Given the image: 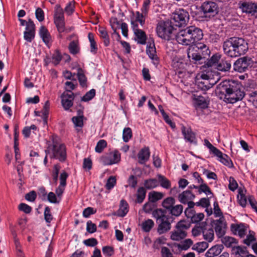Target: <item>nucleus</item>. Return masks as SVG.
<instances>
[{
  "label": "nucleus",
  "mask_w": 257,
  "mask_h": 257,
  "mask_svg": "<svg viewBox=\"0 0 257 257\" xmlns=\"http://www.w3.org/2000/svg\"><path fill=\"white\" fill-rule=\"evenodd\" d=\"M220 99H223L228 103H234L241 100L245 96V92L240 83L232 80L221 82L215 91Z\"/></svg>",
  "instance_id": "nucleus-1"
},
{
  "label": "nucleus",
  "mask_w": 257,
  "mask_h": 257,
  "mask_svg": "<svg viewBox=\"0 0 257 257\" xmlns=\"http://www.w3.org/2000/svg\"><path fill=\"white\" fill-rule=\"evenodd\" d=\"M48 146L45 152L49 155L51 159L64 162L67 158L66 149L65 145L62 143L58 137L52 136L51 142L47 143Z\"/></svg>",
  "instance_id": "nucleus-2"
},
{
  "label": "nucleus",
  "mask_w": 257,
  "mask_h": 257,
  "mask_svg": "<svg viewBox=\"0 0 257 257\" xmlns=\"http://www.w3.org/2000/svg\"><path fill=\"white\" fill-rule=\"evenodd\" d=\"M192 26L188 27L187 29L181 31L175 35L176 41L182 45L189 46L187 49L188 58L191 61V58L193 59V53L191 51L192 49L193 42V30Z\"/></svg>",
  "instance_id": "nucleus-3"
},
{
  "label": "nucleus",
  "mask_w": 257,
  "mask_h": 257,
  "mask_svg": "<svg viewBox=\"0 0 257 257\" xmlns=\"http://www.w3.org/2000/svg\"><path fill=\"white\" fill-rule=\"evenodd\" d=\"M210 51L208 47L202 43H195L194 42V63L202 64L205 62V60L209 56Z\"/></svg>",
  "instance_id": "nucleus-4"
},
{
  "label": "nucleus",
  "mask_w": 257,
  "mask_h": 257,
  "mask_svg": "<svg viewBox=\"0 0 257 257\" xmlns=\"http://www.w3.org/2000/svg\"><path fill=\"white\" fill-rule=\"evenodd\" d=\"M175 28L169 21L161 22L156 27L158 36L164 40H169L172 39L173 32Z\"/></svg>",
  "instance_id": "nucleus-5"
},
{
  "label": "nucleus",
  "mask_w": 257,
  "mask_h": 257,
  "mask_svg": "<svg viewBox=\"0 0 257 257\" xmlns=\"http://www.w3.org/2000/svg\"><path fill=\"white\" fill-rule=\"evenodd\" d=\"M218 5L214 2H205L201 6V9L203 13H201L200 16L197 17V13H195L194 18L195 17L196 20H199V18H204L207 16H214L216 15L218 11Z\"/></svg>",
  "instance_id": "nucleus-6"
},
{
  "label": "nucleus",
  "mask_w": 257,
  "mask_h": 257,
  "mask_svg": "<svg viewBox=\"0 0 257 257\" xmlns=\"http://www.w3.org/2000/svg\"><path fill=\"white\" fill-rule=\"evenodd\" d=\"M188 19V13L184 10L179 9L173 14L170 22L173 26L181 27L186 25Z\"/></svg>",
  "instance_id": "nucleus-7"
},
{
  "label": "nucleus",
  "mask_w": 257,
  "mask_h": 257,
  "mask_svg": "<svg viewBox=\"0 0 257 257\" xmlns=\"http://www.w3.org/2000/svg\"><path fill=\"white\" fill-rule=\"evenodd\" d=\"M209 97L194 94V107L198 115L203 114V110L209 107Z\"/></svg>",
  "instance_id": "nucleus-8"
},
{
  "label": "nucleus",
  "mask_w": 257,
  "mask_h": 257,
  "mask_svg": "<svg viewBox=\"0 0 257 257\" xmlns=\"http://www.w3.org/2000/svg\"><path fill=\"white\" fill-rule=\"evenodd\" d=\"M233 46L234 48V54L235 57L244 55L248 50L247 43L243 38L233 37H232Z\"/></svg>",
  "instance_id": "nucleus-9"
},
{
  "label": "nucleus",
  "mask_w": 257,
  "mask_h": 257,
  "mask_svg": "<svg viewBox=\"0 0 257 257\" xmlns=\"http://www.w3.org/2000/svg\"><path fill=\"white\" fill-rule=\"evenodd\" d=\"M252 62L251 58L248 56L239 58L233 63V69L240 73L244 72L251 65Z\"/></svg>",
  "instance_id": "nucleus-10"
},
{
  "label": "nucleus",
  "mask_w": 257,
  "mask_h": 257,
  "mask_svg": "<svg viewBox=\"0 0 257 257\" xmlns=\"http://www.w3.org/2000/svg\"><path fill=\"white\" fill-rule=\"evenodd\" d=\"M238 8L242 13L257 18V3L252 2H239Z\"/></svg>",
  "instance_id": "nucleus-11"
},
{
  "label": "nucleus",
  "mask_w": 257,
  "mask_h": 257,
  "mask_svg": "<svg viewBox=\"0 0 257 257\" xmlns=\"http://www.w3.org/2000/svg\"><path fill=\"white\" fill-rule=\"evenodd\" d=\"M211 225L214 228L218 238L222 237L225 234L226 223L224 217L219 219L213 220L211 222Z\"/></svg>",
  "instance_id": "nucleus-12"
},
{
  "label": "nucleus",
  "mask_w": 257,
  "mask_h": 257,
  "mask_svg": "<svg viewBox=\"0 0 257 257\" xmlns=\"http://www.w3.org/2000/svg\"><path fill=\"white\" fill-rule=\"evenodd\" d=\"M120 160V154L117 151L107 153L100 158V162L104 165H111L118 163Z\"/></svg>",
  "instance_id": "nucleus-13"
},
{
  "label": "nucleus",
  "mask_w": 257,
  "mask_h": 257,
  "mask_svg": "<svg viewBox=\"0 0 257 257\" xmlns=\"http://www.w3.org/2000/svg\"><path fill=\"white\" fill-rule=\"evenodd\" d=\"M35 35V25L31 19L27 23L26 31L24 33V39L28 42H31L34 39Z\"/></svg>",
  "instance_id": "nucleus-14"
},
{
  "label": "nucleus",
  "mask_w": 257,
  "mask_h": 257,
  "mask_svg": "<svg viewBox=\"0 0 257 257\" xmlns=\"http://www.w3.org/2000/svg\"><path fill=\"white\" fill-rule=\"evenodd\" d=\"M224 53L227 56L231 58H235L234 54V47L233 46L232 37L226 39L222 45Z\"/></svg>",
  "instance_id": "nucleus-15"
},
{
  "label": "nucleus",
  "mask_w": 257,
  "mask_h": 257,
  "mask_svg": "<svg viewBox=\"0 0 257 257\" xmlns=\"http://www.w3.org/2000/svg\"><path fill=\"white\" fill-rule=\"evenodd\" d=\"M180 202L187 204L189 208H193V193L191 190H187L180 194L178 196Z\"/></svg>",
  "instance_id": "nucleus-16"
},
{
  "label": "nucleus",
  "mask_w": 257,
  "mask_h": 257,
  "mask_svg": "<svg viewBox=\"0 0 257 257\" xmlns=\"http://www.w3.org/2000/svg\"><path fill=\"white\" fill-rule=\"evenodd\" d=\"M74 98V93H63L61 95V103L65 110H69L73 105V100Z\"/></svg>",
  "instance_id": "nucleus-17"
},
{
  "label": "nucleus",
  "mask_w": 257,
  "mask_h": 257,
  "mask_svg": "<svg viewBox=\"0 0 257 257\" xmlns=\"http://www.w3.org/2000/svg\"><path fill=\"white\" fill-rule=\"evenodd\" d=\"M212 85H211L209 81H202L201 80L199 76L197 75L195 77V83L194 86V89L196 90V89L206 91L210 88Z\"/></svg>",
  "instance_id": "nucleus-18"
},
{
  "label": "nucleus",
  "mask_w": 257,
  "mask_h": 257,
  "mask_svg": "<svg viewBox=\"0 0 257 257\" xmlns=\"http://www.w3.org/2000/svg\"><path fill=\"white\" fill-rule=\"evenodd\" d=\"M150 152L148 147L142 149L138 154V162L140 164H145L149 159Z\"/></svg>",
  "instance_id": "nucleus-19"
},
{
  "label": "nucleus",
  "mask_w": 257,
  "mask_h": 257,
  "mask_svg": "<svg viewBox=\"0 0 257 257\" xmlns=\"http://www.w3.org/2000/svg\"><path fill=\"white\" fill-rule=\"evenodd\" d=\"M231 230L234 234H237L240 237H243L246 231V228L244 223L232 224L230 226Z\"/></svg>",
  "instance_id": "nucleus-20"
},
{
  "label": "nucleus",
  "mask_w": 257,
  "mask_h": 257,
  "mask_svg": "<svg viewBox=\"0 0 257 257\" xmlns=\"http://www.w3.org/2000/svg\"><path fill=\"white\" fill-rule=\"evenodd\" d=\"M146 52L149 57L154 61V63L157 64L158 63V58L156 55V48L154 42L148 44Z\"/></svg>",
  "instance_id": "nucleus-21"
},
{
  "label": "nucleus",
  "mask_w": 257,
  "mask_h": 257,
  "mask_svg": "<svg viewBox=\"0 0 257 257\" xmlns=\"http://www.w3.org/2000/svg\"><path fill=\"white\" fill-rule=\"evenodd\" d=\"M158 223H159L158 232L160 234L167 232L171 229V223L169 221L168 217H166L164 219H163Z\"/></svg>",
  "instance_id": "nucleus-22"
},
{
  "label": "nucleus",
  "mask_w": 257,
  "mask_h": 257,
  "mask_svg": "<svg viewBox=\"0 0 257 257\" xmlns=\"http://www.w3.org/2000/svg\"><path fill=\"white\" fill-rule=\"evenodd\" d=\"M39 35L43 41L47 46L52 42L51 36L48 32V30L45 26H41L39 30Z\"/></svg>",
  "instance_id": "nucleus-23"
},
{
  "label": "nucleus",
  "mask_w": 257,
  "mask_h": 257,
  "mask_svg": "<svg viewBox=\"0 0 257 257\" xmlns=\"http://www.w3.org/2000/svg\"><path fill=\"white\" fill-rule=\"evenodd\" d=\"M223 248L224 247L222 244L215 245L207 250L205 253V256L206 257H215L217 256L221 253Z\"/></svg>",
  "instance_id": "nucleus-24"
},
{
  "label": "nucleus",
  "mask_w": 257,
  "mask_h": 257,
  "mask_svg": "<svg viewBox=\"0 0 257 257\" xmlns=\"http://www.w3.org/2000/svg\"><path fill=\"white\" fill-rule=\"evenodd\" d=\"M221 154L215 155L219 159L220 162L230 168L233 167V164L230 158L226 154H223L220 151Z\"/></svg>",
  "instance_id": "nucleus-25"
},
{
  "label": "nucleus",
  "mask_w": 257,
  "mask_h": 257,
  "mask_svg": "<svg viewBox=\"0 0 257 257\" xmlns=\"http://www.w3.org/2000/svg\"><path fill=\"white\" fill-rule=\"evenodd\" d=\"M187 235L186 231H182L176 228L172 232L171 239L173 240L179 241L184 238Z\"/></svg>",
  "instance_id": "nucleus-26"
},
{
  "label": "nucleus",
  "mask_w": 257,
  "mask_h": 257,
  "mask_svg": "<svg viewBox=\"0 0 257 257\" xmlns=\"http://www.w3.org/2000/svg\"><path fill=\"white\" fill-rule=\"evenodd\" d=\"M136 36L135 40L138 43L144 45L146 43L147 36L144 31L142 30H136L134 32Z\"/></svg>",
  "instance_id": "nucleus-27"
},
{
  "label": "nucleus",
  "mask_w": 257,
  "mask_h": 257,
  "mask_svg": "<svg viewBox=\"0 0 257 257\" xmlns=\"http://www.w3.org/2000/svg\"><path fill=\"white\" fill-rule=\"evenodd\" d=\"M100 37L103 40L105 46H108L110 44V40L108 33L104 27H100L98 29Z\"/></svg>",
  "instance_id": "nucleus-28"
},
{
  "label": "nucleus",
  "mask_w": 257,
  "mask_h": 257,
  "mask_svg": "<svg viewBox=\"0 0 257 257\" xmlns=\"http://www.w3.org/2000/svg\"><path fill=\"white\" fill-rule=\"evenodd\" d=\"M200 184L199 186L194 185V189H197L199 194H200L202 193H204L207 195L209 194L213 195L211 189L206 184H204L203 182Z\"/></svg>",
  "instance_id": "nucleus-29"
},
{
  "label": "nucleus",
  "mask_w": 257,
  "mask_h": 257,
  "mask_svg": "<svg viewBox=\"0 0 257 257\" xmlns=\"http://www.w3.org/2000/svg\"><path fill=\"white\" fill-rule=\"evenodd\" d=\"M146 191L145 188L143 187H139L137 190V199L135 200V202L140 204L142 203L146 197Z\"/></svg>",
  "instance_id": "nucleus-30"
},
{
  "label": "nucleus",
  "mask_w": 257,
  "mask_h": 257,
  "mask_svg": "<svg viewBox=\"0 0 257 257\" xmlns=\"http://www.w3.org/2000/svg\"><path fill=\"white\" fill-rule=\"evenodd\" d=\"M164 194L162 192L152 191L149 193V200L156 203V202L163 198Z\"/></svg>",
  "instance_id": "nucleus-31"
},
{
  "label": "nucleus",
  "mask_w": 257,
  "mask_h": 257,
  "mask_svg": "<svg viewBox=\"0 0 257 257\" xmlns=\"http://www.w3.org/2000/svg\"><path fill=\"white\" fill-rule=\"evenodd\" d=\"M128 204L124 200L120 201L119 208L118 210V215L120 217L124 216L128 211Z\"/></svg>",
  "instance_id": "nucleus-32"
},
{
  "label": "nucleus",
  "mask_w": 257,
  "mask_h": 257,
  "mask_svg": "<svg viewBox=\"0 0 257 257\" xmlns=\"http://www.w3.org/2000/svg\"><path fill=\"white\" fill-rule=\"evenodd\" d=\"M165 213V211L162 209H156L152 212V215L157 219V222L168 217L166 215Z\"/></svg>",
  "instance_id": "nucleus-33"
},
{
  "label": "nucleus",
  "mask_w": 257,
  "mask_h": 257,
  "mask_svg": "<svg viewBox=\"0 0 257 257\" xmlns=\"http://www.w3.org/2000/svg\"><path fill=\"white\" fill-rule=\"evenodd\" d=\"M77 77L80 83V85L82 87L87 86V78L83 72V70L81 68H79L77 69Z\"/></svg>",
  "instance_id": "nucleus-34"
},
{
  "label": "nucleus",
  "mask_w": 257,
  "mask_h": 257,
  "mask_svg": "<svg viewBox=\"0 0 257 257\" xmlns=\"http://www.w3.org/2000/svg\"><path fill=\"white\" fill-rule=\"evenodd\" d=\"M208 247V243L206 241L198 242L194 244V250L199 253L204 252Z\"/></svg>",
  "instance_id": "nucleus-35"
},
{
  "label": "nucleus",
  "mask_w": 257,
  "mask_h": 257,
  "mask_svg": "<svg viewBox=\"0 0 257 257\" xmlns=\"http://www.w3.org/2000/svg\"><path fill=\"white\" fill-rule=\"evenodd\" d=\"M231 68V63L225 59H222L217 65V69L221 71H229Z\"/></svg>",
  "instance_id": "nucleus-36"
},
{
  "label": "nucleus",
  "mask_w": 257,
  "mask_h": 257,
  "mask_svg": "<svg viewBox=\"0 0 257 257\" xmlns=\"http://www.w3.org/2000/svg\"><path fill=\"white\" fill-rule=\"evenodd\" d=\"M69 52L73 55H75L79 52L80 47L78 41H71L68 46Z\"/></svg>",
  "instance_id": "nucleus-37"
},
{
  "label": "nucleus",
  "mask_w": 257,
  "mask_h": 257,
  "mask_svg": "<svg viewBox=\"0 0 257 257\" xmlns=\"http://www.w3.org/2000/svg\"><path fill=\"white\" fill-rule=\"evenodd\" d=\"M203 235L204 239L207 240L208 242H211L214 239V230L212 227L206 229L205 228L204 230L203 231Z\"/></svg>",
  "instance_id": "nucleus-38"
},
{
  "label": "nucleus",
  "mask_w": 257,
  "mask_h": 257,
  "mask_svg": "<svg viewBox=\"0 0 257 257\" xmlns=\"http://www.w3.org/2000/svg\"><path fill=\"white\" fill-rule=\"evenodd\" d=\"M237 198L239 205L244 207L246 205V197L245 196L243 190L240 188L238 189V194Z\"/></svg>",
  "instance_id": "nucleus-39"
},
{
  "label": "nucleus",
  "mask_w": 257,
  "mask_h": 257,
  "mask_svg": "<svg viewBox=\"0 0 257 257\" xmlns=\"http://www.w3.org/2000/svg\"><path fill=\"white\" fill-rule=\"evenodd\" d=\"M64 19L63 10L60 5H56L55 7L54 20Z\"/></svg>",
  "instance_id": "nucleus-40"
},
{
  "label": "nucleus",
  "mask_w": 257,
  "mask_h": 257,
  "mask_svg": "<svg viewBox=\"0 0 257 257\" xmlns=\"http://www.w3.org/2000/svg\"><path fill=\"white\" fill-rule=\"evenodd\" d=\"M183 209L182 205H173L169 210V213L174 216H179L182 213Z\"/></svg>",
  "instance_id": "nucleus-41"
},
{
  "label": "nucleus",
  "mask_w": 257,
  "mask_h": 257,
  "mask_svg": "<svg viewBox=\"0 0 257 257\" xmlns=\"http://www.w3.org/2000/svg\"><path fill=\"white\" fill-rule=\"evenodd\" d=\"M207 224L206 222H203L201 223H197L194 226V236H197L203 233Z\"/></svg>",
  "instance_id": "nucleus-42"
},
{
  "label": "nucleus",
  "mask_w": 257,
  "mask_h": 257,
  "mask_svg": "<svg viewBox=\"0 0 257 257\" xmlns=\"http://www.w3.org/2000/svg\"><path fill=\"white\" fill-rule=\"evenodd\" d=\"M159 185L158 181L156 179H150L146 180L144 182L145 188L147 189H152Z\"/></svg>",
  "instance_id": "nucleus-43"
},
{
  "label": "nucleus",
  "mask_w": 257,
  "mask_h": 257,
  "mask_svg": "<svg viewBox=\"0 0 257 257\" xmlns=\"http://www.w3.org/2000/svg\"><path fill=\"white\" fill-rule=\"evenodd\" d=\"M158 178L161 187L165 189L170 188L171 182L167 178L161 174L158 175Z\"/></svg>",
  "instance_id": "nucleus-44"
},
{
  "label": "nucleus",
  "mask_w": 257,
  "mask_h": 257,
  "mask_svg": "<svg viewBox=\"0 0 257 257\" xmlns=\"http://www.w3.org/2000/svg\"><path fill=\"white\" fill-rule=\"evenodd\" d=\"M88 38L90 43V52L93 54H96L97 51V46L93 34L89 33L88 35Z\"/></svg>",
  "instance_id": "nucleus-45"
},
{
  "label": "nucleus",
  "mask_w": 257,
  "mask_h": 257,
  "mask_svg": "<svg viewBox=\"0 0 257 257\" xmlns=\"http://www.w3.org/2000/svg\"><path fill=\"white\" fill-rule=\"evenodd\" d=\"M175 203V200L172 197L166 198L162 202V206L164 208L169 210Z\"/></svg>",
  "instance_id": "nucleus-46"
},
{
  "label": "nucleus",
  "mask_w": 257,
  "mask_h": 257,
  "mask_svg": "<svg viewBox=\"0 0 257 257\" xmlns=\"http://www.w3.org/2000/svg\"><path fill=\"white\" fill-rule=\"evenodd\" d=\"M154 225V221L152 219H148L142 223V228L144 231L149 232Z\"/></svg>",
  "instance_id": "nucleus-47"
},
{
  "label": "nucleus",
  "mask_w": 257,
  "mask_h": 257,
  "mask_svg": "<svg viewBox=\"0 0 257 257\" xmlns=\"http://www.w3.org/2000/svg\"><path fill=\"white\" fill-rule=\"evenodd\" d=\"M182 132L184 136V139L192 143L193 142L192 140V133L191 128L187 129L185 126L182 127Z\"/></svg>",
  "instance_id": "nucleus-48"
},
{
  "label": "nucleus",
  "mask_w": 257,
  "mask_h": 257,
  "mask_svg": "<svg viewBox=\"0 0 257 257\" xmlns=\"http://www.w3.org/2000/svg\"><path fill=\"white\" fill-rule=\"evenodd\" d=\"M156 205L155 203L149 200L148 202L146 203L143 205V209L145 212L150 213L156 208Z\"/></svg>",
  "instance_id": "nucleus-49"
},
{
  "label": "nucleus",
  "mask_w": 257,
  "mask_h": 257,
  "mask_svg": "<svg viewBox=\"0 0 257 257\" xmlns=\"http://www.w3.org/2000/svg\"><path fill=\"white\" fill-rule=\"evenodd\" d=\"M106 141L104 140H100L97 142L95 148V151L97 153H100L103 151V149L106 147Z\"/></svg>",
  "instance_id": "nucleus-50"
},
{
  "label": "nucleus",
  "mask_w": 257,
  "mask_h": 257,
  "mask_svg": "<svg viewBox=\"0 0 257 257\" xmlns=\"http://www.w3.org/2000/svg\"><path fill=\"white\" fill-rule=\"evenodd\" d=\"M49 103L48 101H47L44 106L43 109L42 111V113L43 114V122L44 123L47 124V118H48V115L49 113Z\"/></svg>",
  "instance_id": "nucleus-51"
},
{
  "label": "nucleus",
  "mask_w": 257,
  "mask_h": 257,
  "mask_svg": "<svg viewBox=\"0 0 257 257\" xmlns=\"http://www.w3.org/2000/svg\"><path fill=\"white\" fill-rule=\"evenodd\" d=\"M132 137V130L130 127H125L123 130L122 139L124 142H127Z\"/></svg>",
  "instance_id": "nucleus-52"
},
{
  "label": "nucleus",
  "mask_w": 257,
  "mask_h": 257,
  "mask_svg": "<svg viewBox=\"0 0 257 257\" xmlns=\"http://www.w3.org/2000/svg\"><path fill=\"white\" fill-rule=\"evenodd\" d=\"M192 244V241L191 239H187L177 244V247L182 250L188 249Z\"/></svg>",
  "instance_id": "nucleus-53"
},
{
  "label": "nucleus",
  "mask_w": 257,
  "mask_h": 257,
  "mask_svg": "<svg viewBox=\"0 0 257 257\" xmlns=\"http://www.w3.org/2000/svg\"><path fill=\"white\" fill-rule=\"evenodd\" d=\"M44 216L45 220L48 223H50L53 219V216L51 213V209L49 207L46 206L45 208Z\"/></svg>",
  "instance_id": "nucleus-54"
},
{
  "label": "nucleus",
  "mask_w": 257,
  "mask_h": 257,
  "mask_svg": "<svg viewBox=\"0 0 257 257\" xmlns=\"http://www.w3.org/2000/svg\"><path fill=\"white\" fill-rule=\"evenodd\" d=\"M203 34L202 30L198 28L194 29V42L198 43L197 41L202 39Z\"/></svg>",
  "instance_id": "nucleus-55"
},
{
  "label": "nucleus",
  "mask_w": 257,
  "mask_h": 257,
  "mask_svg": "<svg viewBox=\"0 0 257 257\" xmlns=\"http://www.w3.org/2000/svg\"><path fill=\"white\" fill-rule=\"evenodd\" d=\"M205 145L209 149L210 152L215 155L221 154L220 150L214 147L207 139L204 140Z\"/></svg>",
  "instance_id": "nucleus-56"
},
{
  "label": "nucleus",
  "mask_w": 257,
  "mask_h": 257,
  "mask_svg": "<svg viewBox=\"0 0 257 257\" xmlns=\"http://www.w3.org/2000/svg\"><path fill=\"white\" fill-rule=\"evenodd\" d=\"M62 59V56L60 52L56 50L55 51L52 56V63L56 65H58Z\"/></svg>",
  "instance_id": "nucleus-57"
},
{
  "label": "nucleus",
  "mask_w": 257,
  "mask_h": 257,
  "mask_svg": "<svg viewBox=\"0 0 257 257\" xmlns=\"http://www.w3.org/2000/svg\"><path fill=\"white\" fill-rule=\"evenodd\" d=\"M95 95V90L92 89L87 92L81 98V100L83 101H88L91 100Z\"/></svg>",
  "instance_id": "nucleus-58"
},
{
  "label": "nucleus",
  "mask_w": 257,
  "mask_h": 257,
  "mask_svg": "<svg viewBox=\"0 0 257 257\" xmlns=\"http://www.w3.org/2000/svg\"><path fill=\"white\" fill-rule=\"evenodd\" d=\"M210 205V201L208 198H202L199 202L194 203V206H201L203 208H208Z\"/></svg>",
  "instance_id": "nucleus-59"
},
{
  "label": "nucleus",
  "mask_w": 257,
  "mask_h": 257,
  "mask_svg": "<svg viewBox=\"0 0 257 257\" xmlns=\"http://www.w3.org/2000/svg\"><path fill=\"white\" fill-rule=\"evenodd\" d=\"M190 226V225L188 222L185 220H181L177 223L176 228L182 231H186V229L189 228Z\"/></svg>",
  "instance_id": "nucleus-60"
},
{
  "label": "nucleus",
  "mask_w": 257,
  "mask_h": 257,
  "mask_svg": "<svg viewBox=\"0 0 257 257\" xmlns=\"http://www.w3.org/2000/svg\"><path fill=\"white\" fill-rule=\"evenodd\" d=\"M248 100L257 108V91H252L248 94Z\"/></svg>",
  "instance_id": "nucleus-61"
},
{
  "label": "nucleus",
  "mask_w": 257,
  "mask_h": 257,
  "mask_svg": "<svg viewBox=\"0 0 257 257\" xmlns=\"http://www.w3.org/2000/svg\"><path fill=\"white\" fill-rule=\"evenodd\" d=\"M57 30L59 33L63 32L65 30L64 19L54 20Z\"/></svg>",
  "instance_id": "nucleus-62"
},
{
  "label": "nucleus",
  "mask_w": 257,
  "mask_h": 257,
  "mask_svg": "<svg viewBox=\"0 0 257 257\" xmlns=\"http://www.w3.org/2000/svg\"><path fill=\"white\" fill-rule=\"evenodd\" d=\"M103 253L106 256H111L114 254V249L110 246H105L102 248Z\"/></svg>",
  "instance_id": "nucleus-63"
},
{
  "label": "nucleus",
  "mask_w": 257,
  "mask_h": 257,
  "mask_svg": "<svg viewBox=\"0 0 257 257\" xmlns=\"http://www.w3.org/2000/svg\"><path fill=\"white\" fill-rule=\"evenodd\" d=\"M235 240L234 238L229 236H225L222 239V243L228 247H230L232 243H235Z\"/></svg>",
  "instance_id": "nucleus-64"
}]
</instances>
